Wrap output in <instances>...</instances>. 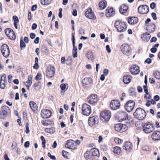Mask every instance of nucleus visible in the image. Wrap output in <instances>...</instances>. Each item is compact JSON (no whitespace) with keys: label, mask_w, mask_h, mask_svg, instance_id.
<instances>
[{"label":"nucleus","mask_w":160,"mask_h":160,"mask_svg":"<svg viewBox=\"0 0 160 160\" xmlns=\"http://www.w3.org/2000/svg\"><path fill=\"white\" fill-rule=\"evenodd\" d=\"M88 99V102L92 104L96 103L98 100V96L97 95L95 94H92L90 95Z\"/></svg>","instance_id":"nucleus-20"},{"label":"nucleus","mask_w":160,"mask_h":160,"mask_svg":"<svg viewBox=\"0 0 160 160\" xmlns=\"http://www.w3.org/2000/svg\"><path fill=\"white\" fill-rule=\"evenodd\" d=\"M40 139L42 141V147L45 148L46 147V140L43 136H42L40 137Z\"/></svg>","instance_id":"nucleus-48"},{"label":"nucleus","mask_w":160,"mask_h":160,"mask_svg":"<svg viewBox=\"0 0 160 160\" xmlns=\"http://www.w3.org/2000/svg\"><path fill=\"white\" fill-rule=\"evenodd\" d=\"M98 117L96 116H93L89 118L88 124L90 127H93L98 123Z\"/></svg>","instance_id":"nucleus-14"},{"label":"nucleus","mask_w":160,"mask_h":160,"mask_svg":"<svg viewBox=\"0 0 160 160\" xmlns=\"http://www.w3.org/2000/svg\"><path fill=\"white\" fill-rule=\"evenodd\" d=\"M115 26L118 31L120 32H124L127 28L125 23L120 21H117L115 22Z\"/></svg>","instance_id":"nucleus-3"},{"label":"nucleus","mask_w":160,"mask_h":160,"mask_svg":"<svg viewBox=\"0 0 160 160\" xmlns=\"http://www.w3.org/2000/svg\"><path fill=\"white\" fill-rule=\"evenodd\" d=\"M55 131V128H46L45 129V131L46 132L50 134L54 133Z\"/></svg>","instance_id":"nucleus-41"},{"label":"nucleus","mask_w":160,"mask_h":160,"mask_svg":"<svg viewBox=\"0 0 160 160\" xmlns=\"http://www.w3.org/2000/svg\"><path fill=\"white\" fill-rule=\"evenodd\" d=\"M42 74L40 73H38L35 77V79L36 80L38 81L41 79Z\"/></svg>","instance_id":"nucleus-52"},{"label":"nucleus","mask_w":160,"mask_h":160,"mask_svg":"<svg viewBox=\"0 0 160 160\" xmlns=\"http://www.w3.org/2000/svg\"><path fill=\"white\" fill-rule=\"evenodd\" d=\"M120 102L117 100H113L111 102L110 107L112 110H117L120 108Z\"/></svg>","instance_id":"nucleus-11"},{"label":"nucleus","mask_w":160,"mask_h":160,"mask_svg":"<svg viewBox=\"0 0 160 160\" xmlns=\"http://www.w3.org/2000/svg\"><path fill=\"white\" fill-rule=\"evenodd\" d=\"M106 49L108 53H110L111 52V49L108 45H107L106 46Z\"/></svg>","instance_id":"nucleus-60"},{"label":"nucleus","mask_w":160,"mask_h":160,"mask_svg":"<svg viewBox=\"0 0 160 160\" xmlns=\"http://www.w3.org/2000/svg\"><path fill=\"white\" fill-rule=\"evenodd\" d=\"M17 146V143L16 142H13L12 145V149L15 148Z\"/></svg>","instance_id":"nucleus-57"},{"label":"nucleus","mask_w":160,"mask_h":160,"mask_svg":"<svg viewBox=\"0 0 160 160\" xmlns=\"http://www.w3.org/2000/svg\"><path fill=\"white\" fill-rule=\"evenodd\" d=\"M6 79V75H2L1 77V82H6V81L5 80Z\"/></svg>","instance_id":"nucleus-56"},{"label":"nucleus","mask_w":160,"mask_h":160,"mask_svg":"<svg viewBox=\"0 0 160 160\" xmlns=\"http://www.w3.org/2000/svg\"><path fill=\"white\" fill-rule=\"evenodd\" d=\"M134 106V102L132 100H129L126 102L124 106V108L127 112H130L133 110Z\"/></svg>","instance_id":"nucleus-10"},{"label":"nucleus","mask_w":160,"mask_h":160,"mask_svg":"<svg viewBox=\"0 0 160 160\" xmlns=\"http://www.w3.org/2000/svg\"><path fill=\"white\" fill-rule=\"evenodd\" d=\"M143 128V132L146 133H150L154 129L153 125L150 122L145 123Z\"/></svg>","instance_id":"nucleus-7"},{"label":"nucleus","mask_w":160,"mask_h":160,"mask_svg":"<svg viewBox=\"0 0 160 160\" xmlns=\"http://www.w3.org/2000/svg\"><path fill=\"white\" fill-rule=\"evenodd\" d=\"M113 152L116 154L119 155L121 152V148L119 147H115L113 148Z\"/></svg>","instance_id":"nucleus-39"},{"label":"nucleus","mask_w":160,"mask_h":160,"mask_svg":"<svg viewBox=\"0 0 160 160\" xmlns=\"http://www.w3.org/2000/svg\"><path fill=\"white\" fill-rule=\"evenodd\" d=\"M143 88H144V92L145 93V94L144 95V98L146 99L149 100L151 98V97L148 93V88L146 86H143Z\"/></svg>","instance_id":"nucleus-30"},{"label":"nucleus","mask_w":160,"mask_h":160,"mask_svg":"<svg viewBox=\"0 0 160 160\" xmlns=\"http://www.w3.org/2000/svg\"><path fill=\"white\" fill-rule=\"evenodd\" d=\"M65 147L70 149H74L76 148L77 145L75 141L72 140H69L67 141Z\"/></svg>","instance_id":"nucleus-16"},{"label":"nucleus","mask_w":160,"mask_h":160,"mask_svg":"<svg viewBox=\"0 0 160 160\" xmlns=\"http://www.w3.org/2000/svg\"><path fill=\"white\" fill-rule=\"evenodd\" d=\"M32 76L31 75H30L28 78V80L26 82L25 84L28 90L29 89L30 86L32 83Z\"/></svg>","instance_id":"nucleus-29"},{"label":"nucleus","mask_w":160,"mask_h":160,"mask_svg":"<svg viewBox=\"0 0 160 160\" xmlns=\"http://www.w3.org/2000/svg\"><path fill=\"white\" fill-rule=\"evenodd\" d=\"M128 93L129 95L131 96H134L135 95L134 89L133 88H129L128 91Z\"/></svg>","instance_id":"nucleus-46"},{"label":"nucleus","mask_w":160,"mask_h":160,"mask_svg":"<svg viewBox=\"0 0 160 160\" xmlns=\"http://www.w3.org/2000/svg\"><path fill=\"white\" fill-rule=\"evenodd\" d=\"M133 114L136 118L140 120H143L145 117L144 110L140 108H137Z\"/></svg>","instance_id":"nucleus-2"},{"label":"nucleus","mask_w":160,"mask_h":160,"mask_svg":"<svg viewBox=\"0 0 160 160\" xmlns=\"http://www.w3.org/2000/svg\"><path fill=\"white\" fill-rule=\"evenodd\" d=\"M138 19L136 17H130L128 19V23L131 25L135 24L138 22Z\"/></svg>","instance_id":"nucleus-28"},{"label":"nucleus","mask_w":160,"mask_h":160,"mask_svg":"<svg viewBox=\"0 0 160 160\" xmlns=\"http://www.w3.org/2000/svg\"><path fill=\"white\" fill-rule=\"evenodd\" d=\"M153 76L155 78L158 79H160V73L158 71H155L153 73Z\"/></svg>","instance_id":"nucleus-47"},{"label":"nucleus","mask_w":160,"mask_h":160,"mask_svg":"<svg viewBox=\"0 0 160 160\" xmlns=\"http://www.w3.org/2000/svg\"><path fill=\"white\" fill-rule=\"evenodd\" d=\"M92 111L91 106L86 104H83L82 107V113L84 115L88 116Z\"/></svg>","instance_id":"nucleus-5"},{"label":"nucleus","mask_w":160,"mask_h":160,"mask_svg":"<svg viewBox=\"0 0 160 160\" xmlns=\"http://www.w3.org/2000/svg\"><path fill=\"white\" fill-rule=\"evenodd\" d=\"M117 117L120 122L126 120L129 118L127 113L126 112L122 110L119 111L118 112Z\"/></svg>","instance_id":"nucleus-8"},{"label":"nucleus","mask_w":160,"mask_h":160,"mask_svg":"<svg viewBox=\"0 0 160 160\" xmlns=\"http://www.w3.org/2000/svg\"><path fill=\"white\" fill-rule=\"evenodd\" d=\"M131 78V76L130 75H125L123 77V81L124 83L127 84L129 83L130 82Z\"/></svg>","instance_id":"nucleus-31"},{"label":"nucleus","mask_w":160,"mask_h":160,"mask_svg":"<svg viewBox=\"0 0 160 160\" xmlns=\"http://www.w3.org/2000/svg\"><path fill=\"white\" fill-rule=\"evenodd\" d=\"M130 70L132 74H137L140 72L139 67L136 65H132L130 68Z\"/></svg>","instance_id":"nucleus-22"},{"label":"nucleus","mask_w":160,"mask_h":160,"mask_svg":"<svg viewBox=\"0 0 160 160\" xmlns=\"http://www.w3.org/2000/svg\"><path fill=\"white\" fill-rule=\"evenodd\" d=\"M13 19L14 21L13 25L16 29L18 28L17 24L19 22L18 18L16 16H14L13 17Z\"/></svg>","instance_id":"nucleus-38"},{"label":"nucleus","mask_w":160,"mask_h":160,"mask_svg":"<svg viewBox=\"0 0 160 160\" xmlns=\"http://www.w3.org/2000/svg\"><path fill=\"white\" fill-rule=\"evenodd\" d=\"M132 147V143L129 142H126L123 144L122 148L124 150L126 151H129L131 150Z\"/></svg>","instance_id":"nucleus-26"},{"label":"nucleus","mask_w":160,"mask_h":160,"mask_svg":"<svg viewBox=\"0 0 160 160\" xmlns=\"http://www.w3.org/2000/svg\"><path fill=\"white\" fill-rule=\"evenodd\" d=\"M60 88L61 89L60 94L62 95H64L65 94V92L68 88V85L67 83H62L60 85Z\"/></svg>","instance_id":"nucleus-21"},{"label":"nucleus","mask_w":160,"mask_h":160,"mask_svg":"<svg viewBox=\"0 0 160 160\" xmlns=\"http://www.w3.org/2000/svg\"><path fill=\"white\" fill-rule=\"evenodd\" d=\"M147 29L150 32H153L155 30V26L153 24H151L147 25Z\"/></svg>","instance_id":"nucleus-37"},{"label":"nucleus","mask_w":160,"mask_h":160,"mask_svg":"<svg viewBox=\"0 0 160 160\" xmlns=\"http://www.w3.org/2000/svg\"><path fill=\"white\" fill-rule=\"evenodd\" d=\"M38 59L37 57L35 58V64H34L33 68L34 69L37 70L39 68L38 65Z\"/></svg>","instance_id":"nucleus-43"},{"label":"nucleus","mask_w":160,"mask_h":160,"mask_svg":"<svg viewBox=\"0 0 160 160\" xmlns=\"http://www.w3.org/2000/svg\"><path fill=\"white\" fill-rule=\"evenodd\" d=\"M138 10L140 14H146L149 11V8L146 5H141L138 7Z\"/></svg>","instance_id":"nucleus-17"},{"label":"nucleus","mask_w":160,"mask_h":160,"mask_svg":"<svg viewBox=\"0 0 160 160\" xmlns=\"http://www.w3.org/2000/svg\"><path fill=\"white\" fill-rule=\"evenodd\" d=\"M129 121L127 122V123H128L130 124H133V120L132 118L129 117Z\"/></svg>","instance_id":"nucleus-59"},{"label":"nucleus","mask_w":160,"mask_h":160,"mask_svg":"<svg viewBox=\"0 0 160 160\" xmlns=\"http://www.w3.org/2000/svg\"><path fill=\"white\" fill-rule=\"evenodd\" d=\"M114 140L116 143L119 144H122L123 142L122 140L117 137L114 138Z\"/></svg>","instance_id":"nucleus-49"},{"label":"nucleus","mask_w":160,"mask_h":160,"mask_svg":"<svg viewBox=\"0 0 160 160\" xmlns=\"http://www.w3.org/2000/svg\"><path fill=\"white\" fill-rule=\"evenodd\" d=\"M85 15L88 18L91 19H94L96 18L91 8H89L87 10Z\"/></svg>","instance_id":"nucleus-18"},{"label":"nucleus","mask_w":160,"mask_h":160,"mask_svg":"<svg viewBox=\"0 0 160 160\" xmlns=\"http://www.w3.org/2000/svg\"><path fill=\"white\" fill-rule=\"evenodd\" d=\"M151 104L152 102H151V100H148L146 103V105L147 107H149L151 105Z\"/></svg>","instance_id":"nucleus-61"},{"label":"nucleus","mask_w":160,"mask_h":160,"mask_svg":"<svg viewBox=\"0 0 160 160\" xmlns=\"http://www.w3.org/2000/svg\"><path fill=\"white\" fill-rule=\"evenodd\" d=\"M78 50L77 48L75 46H73V48L72 50V55L73 57L75 58L78 57Z\"/></svg>","instance_id":"nucleus-42"},{"label":"nucleus","mask_w":160,"mask_h":160,"mask_svg":"<svg viewBox=\"0 0 160 160\" xmlns=\"http://www.w3.org/2000/svg\"><path fill=\"white\" fill-rule=\"evenodd\" d=\"M29 124L28 123H27L26 124V130L25 132L26 133H28L29 132Z\"/></svg>","instance_id":"nucleus-53"},{"label":"nucleus","mask_w":160,"mask_h":160,"mask_svg":"<svg viewBox=\"0 0 160 160\" xmlns=\"http://www.w3.org/2000/svg\"><path fill=\"white\" fill-rule=\"evenodd\" d=\"M20 47L22 49H24L26 47L25 42L23 41L22 37H21L20 40Z\"/></svg>","instance_id":"nucleus-44"},{"label":"nucleus","mask_w":160,"mask_h":160,"mask_svg":"<svg viewBox=\"0 0 160 160\" xmlns=\"http://www.w3.org/2000/svg\"><path fill=\"white\" fill-rule=\"evenodd\" d=\"M30 144V143L29 141H27L25 142L24 143V147L25 148H28L29 147Z\"/></svg>","instance_id":"nucleus-63"},{"label":"nucleus","mask_w":160,"mask_h":160,"mask_svg":"<svg viewBox=\"0 0 160 160\" xmlns=\"http://www.w3.org/2000/svg\"><path fill=\"white\" fill-rule=\"evenodd\" d=\"M9 109V108L7 106H3L0 113V118L2 119L5 118L8 114V111Z\"/></svg>","instance_id":"nucleus-12"},{"label":"nucleus","mask_w":160,"mask_h":160,"mask_svg":"<svg viewBox=\"0 0 160 160\" xmlns=\"http://www.w3.org/2000/svg\"><path fill=\"white\" fill-rule=\"evenodd\" d=\"M28 19L29 20L32 19L31 13L30 11H28Z\"/></svg>","instance_id":"nucleus-58"},{"label":"nucleus","mask_w":160,"mask_h":160,"mask_svg":"<svg viewBox=\"0 0 160 160\" xmlns=\"http://www.w3.org/2000/svg\"><path fill=\"white\" fill-rule=\"evenodd\" d=\"M128 9V6L126 4L121 5L119 8V12L122 14L125 13Z\"/></svg>","instance_id":"nucleus-27"},{"label":"nucleus","mask_w":160,"mask_h":160,"mask_svg":"<svg viewBox=\"0 0 160 160\" xmlns=\"http://www.w3.org/2000/svg\"><path fill=\"white\" fill-rule=\"evenodd\" d=\"M120 48L122 53L127 55H129L132 51L130 45L128 43H123L121 46Z\"/></svg>","instance_id":"nucleus-4"},{"label":"nucleus","mask_w":160,"mask_h":160,"mask_svg":"<svg viewBox=\"0 0 160 160\" xmlns=\"http://www.w3.org/2000/svg\"><path fill=\"white\" fill-rule=\"evenodd\" d=\"M152 139L154 140L160 139V131H155L153 132L151 136Z\"/></svg>","instance_id":"nucleus-25"},{"label":"nucleus","mask_w":160,"mask_h":160,"mask_svg":"<svg viewBox=\"0 0 160 160\" xmlns=\"http://www.w3.org/2000/svg\"><path fill=\"white\" fill-rule=\"evenodd\" d=\"M151 37V35L148 33H145L141 36V38L144 40L148 41Z\"/></svg>","instance_id":"nucleus-35"},{"label":"nucleus","mask_w":160,"mask_h":160,"mask_svg":"<svg viewBox=\"0 0 160 160\" xmlns=\"http://www.w3.org/2000/svg\"><path fill=\"white\" fill-rule=\"evenodd\" d=\"M93 80L90 77H86L82 80V86L84 88L88 87L89 85L92 83Z\"/></svg>","instance_id":"nucleus-13"},{"label":"nucleus","mask_w":160,"mask_h":160,"mask_svg":"<svg viewBox=\"0 0 160 160\" xmlns=\"http://www.w3.org/2000/svg\"><path fill=\"white\" fill-rule=\"evenodd\" d=\"M1 49L2 53L3 56L8 57L10 54V50L8 46L6 44H3L1 48Z\"/></svg>","instance_id":"nucleus-9"},{"label":"nucleus","mask_w":160,"mask_h":160,"mask_svg":"<svg viewBox=\"0 0 160 160\" xmlns=\"http://www.w3.org/2000/svg\"><path fill=\"white\" fill-rule=\"evenodd\" d=\"M84 157L87 160H92L93 157L89 151H87L85 152Z\"/></svg>","instance_id":"nucleus-32"},{"label":"nucleus","mask_w":160,"mask_h":160,"mask_svg":"<svg viewBox=\"0 0 160 160\" xmlns=\"http://www.w3.org/2000/svg\"><path fill=\"white\" fill-rule=\"evenodd\" d=\"M68 152L64 151L63 150L62 151V156L66 158H68L67 155L68 154Z\"/></svg>","instance_id":"nucleus-54"},{"label":"nucleus","mask_w":160,"mask_h":160,"mask_svg":"<svg viewBox=\"0 0 160 160\" xmlns=\"http://www.w3.org/2000/svg\"><path fill=\"white\" fill-rule=\"evenodd\" d=\"M100 120L104 122L109 121L111 116V113L109 110H105L101 112L100 114Z\"/></svg>","instance_id":"nucleus-1"},{"label":"nucleus","mask_w":160,"mask_h":160,"mask_svg":"<svg viewBox=\"0 0 160 160\" xmlns=\"http://www.w3.org/2000/svg\"><path fill=\"white\" fill-rule=\"evenodd\" d=\"M41 4L44 5H48L51 3V0H41Z\"/></svg>","instance_id":"nucleus-50"},{"label":"nucleus","mask_w":160,"mask_h":160,"mask_svg":"<svg viewBox=\"0 0 160 160\" xmlns=\"http://www.w3.org/2000/svg\"><path fill=\"white\" fill-rule=\"evenodd\" d=\"M5 32L7 36L11 39L14 40L16 38V35L14 31L10 28L6 29Z\"/></svg>","instance_id":"nucleus-15"},{"label":"nucleus","mask_w":160,"mask_h":160,"mask_svg":"<svg viewBox=\"0 0 160 160\" xmlns=\"http://www.w3.org/2000/svg\"><path fill=\"white\" fill-rule=\"evenodd\" d=\"M34 88L37 90H39L41 88V84L39 82L34 84Z\"/></svg>","instance_id":"nucleus-51"},{"label":"nucleus","mask_w":160,"mask_h":160,"mask_svg":"<svg viewBox=\"0 0 160 160\" xmlns=\"http://www.w3.org/2000/svg\"><path fill=\"white\" fill-rule=\"evenodd\" d=\"M51 112L49 110L43 109L41 111V115L42 118H49L51 115Z\"/></svg>","instance_id":"nucleus-19"},{"label":"nucleus","mask_w":160,"mask_h":160,"mask_svg":"<svg viewBox=\"0 0 160 160\" xmlns=\"http://www.w3.org/2000/svg\"><path fill=\"white\" fill-rule=\"evenodd\" d=\"M3 124L5 127H8L9 126V123L8 122H4Z\"/></svg>","instance_id":"nucleus-64"},{"label":"nucleus","mask_w":160,"mask_h":160,"mask_svg":"<svg viewBox=\"0 0 160 160\" xmlns=\"http://www.w3.org/2000/svg\"><path fill=\"white\" fill-rule=\"evenodd\" d=\"M86 57L89 60L92 61L94 59L93 54L91 52H88L86 54Z\"/></svg>","instance_id":"nucleus-40"},{"label":"nucleus","mask_w":160,"mask_h":160,"mask_svg":"<svg viewBox=\"0 0 160 160\" xmlns=\"http://www.w3.org/2000/svg\"><path fill=\"white\" fill-rule=\"evenodd\" d=\"M109 71L108 69H106L103 70V73L104 75L107 76L108 73Z\"/></svg>","instance_id":"nucleus-62"},{"label":"nucleus","mask_w":160,"mask_h":160,"mask_svg":"<svg viewBox=\"0 0 160 160\" xmlns=\"http://www.w3.org/2000/svg\"><path fill=\"white\" fill-rule=\"evenodd\" d=\"M92 157L95 156H98L99 154V152L98 150L95 148H92L89 150Z\"/></svg>","instance_id":"nucleus-36"},{"label":"nucleus","mask_w":160,"mask_h":160,"mask_svg":"<svg viewBox=\"0 0 160 160\" xmlns=\"http://www.w3.org/2000/svg\"><path fill=\"white\" fill-rule=\"evenodd\" d=\"M98 5L100 9H103L105 8L107 6V2L105 0H102L99 2Z\"/></svg>","instance_id":"nucleus-34"},{"label":"nucleus","mask_w":160,"mask_h":160,"mask_svg":"<svg viewBox=\"0 0 160 160\" xmlns=\"http://www.w3.org/2000/svg\"><path fill=\"white\" fill-rule=\"evenodd\" d=\"M55 73V69L53 67H49L48 68L47 72V76L48 78L52 77Z\"/></svg>","instance_id":"nucleus-23"},{"label":"nucleus","mask_w":160,"mask_h":160,"mask_svg":"<svg viewBox=\"0 0 160 160\" xmlns=\"http://www.w3.org/2000/svg\"><path fill=\"white\" fill-rule=\"evenodd\" d=\"M106 11V15L107 17H110L115 14V10L112 8H108Z\"/></svg>","instance_id":"nucleus-24"},{"label":"nucleus","mask_w":160,"mask_h":160,"mask_svg":"<svg viewBox=\"0 0 160 160\" xmlns=\"http://www.w3.org/2000/svg\"><path fill=\"white\" fill-rule=\"evenodd\" d=\"M114 128L116 131L122 132H124L128 130V127L125 124L117 123L114 125Z\"/></svg>","instance_id":"nucleus-6"},{"label":"nucleus","mask_w":160,"mask_h":160,"mask_svg":"<svg viewBox=\"0 0 160 160\" xmlns=\"http://www.w3.org/2000/svg\"><path fill=\"white\" fill-rule=\"evenodd\" d=\"M30 106L34 112L36 111L38 108L36 103L33 101H31L29 102Z\"/></svg>","instance_id":"nucleus-33"},{"label":"nucleus","mask_w":160,"mask_h":160,"mask_svg":"<svg viewBox=\"0 0 160 160\" xmlns=\"http://www.w3.org/2000/svg\"><path fill=\"white\" fill-rule=\"evenodd\" d=\"M48 156L49 157H50L51 159L55 160L56 159V158L54 156L52 155L51 153L49 152L48 153Z\"/></svg>","instance_id":"nucleus-55"},{"label":"nucleus","mask_w":160,"mask_h":160,"mask_svg":"<svg viewBox=\"0 0 160 160\" xmlns=\"http://www.w3.org/2000/svg\"><path fill=\"white\" fill-rule=\"evenodd\" d=\"M142 150L146 152L149 151L150 150L149 146L147 145H144L142 147Z\"/></svg>","instance_id":"nucleus-45"}]
</instances>
